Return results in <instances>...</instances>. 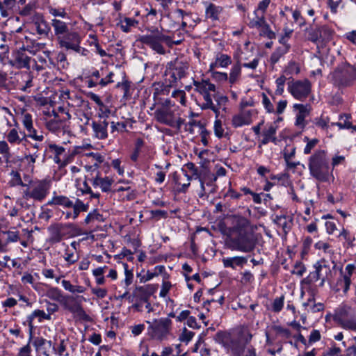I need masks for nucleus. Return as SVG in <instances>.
<instances>
[{
  "label": "nucleus",
  "instance_id": "864d4df0",
  "mask_svg": "<svg viewBox=\"0 0 356 356\" xmlns=\"http://www.w3.org/2000/svg\"><path fill=\"white\" fill-rule=\"evenodd\" d=\"M216 60L220 67H227L232 63L231 57L224 54L218 55Z\"/></svg>",
  "mask_w": 356,
  "mask_h": 356
},
{
  "label": "nucleus",
  "instance_id": "13d9d810",
  "mask_svg": "<svg viewBox=\"0 0 356 356\" xmlns=\"http://www.w3.org/2000/svg\"><path fill=\"white\" fill-rule=\"evenodd\" d=\"M84 168L86 170L90 173V175L86 177L87 180L88 177H98L100 175V172L99 171V166L97 164L86 165Z\"/></svg>",
  "mask_w": 356,
  "mask_h": 356
},
{
  "label": "nucleus",
  "instance_id": "58836bf2",
  "mask_svg": "<svg viewBox=\"0 0 356 356\" xmlns=\"http://www.w3.org/2000/svg\"><path fill=\"white\" fill-rule=\"evenodd\" d=\"M302 305L306 309L311 311L312 313L321 312L324 309V305L322 303H314V297L309 298L307 302L302 304Z\"/></svg>",
  "mask_w": 356,
  "mask_h": 356
},
{
  "label": "nucleus",
  "instance_id": "c85d7f7f",
  "mask_svg": "<svg viewBox=\"0 0 356 356\" xmlns=\"http://www.w3.org/2000/svg\"><path fill=\"white\" fill-rule=\"evenodd\" d=\"M44 296L53 301L61 303L63 301L65 295L63 291L57 287L48 286Z\"/></svg>",
  "mask_w": 356,
  "mask_h": 356
},
{
  "label": "nucleus",
  "instance_id": "680f3d73",
  "mask_svg": "<svg viewBox=\"0 0 356 356\" xmlns=\"http://www.w3.org/2000/svg\"><path fill=\"white\" fill-rule=\"evenodd\" d=\"M284 72L288 75L298 74L300 72V67L298 64L294 61H290L286 67Z\"/></svg>",
  "mask_w": 356,
  "mask_h": 356
},
{
  "label": "nucleus",
  "instance_id": "6e6552de",
  "mask_svg": "<svg viewBox=\"0 0 356 356\" xmlns=\"http://www.w3.org/2000/svg\"><path fill=\"white\" fill-rule=\"evenodd\" d=\"M168 35H164L158 28L149 30V33L141 35L138 40L143 44L149 47L159 54L164 55L165 49L163 43L166 44Z\"/></svg>",
  "mask_w": 356,
  "mask_h": 356
},
{
  "label": "nucleus",
  "instance_id": "ea45409f",
  "mask_svg": "<svg viewBox=\"0 0 356 356\" xmlns=\"http://www.w3.org/2000/svg\"><path fill=\"white\" fill-rule=\"evenodd\" d=\"M313 271H311L309 274L301 281V284L307 286H310L312 284L316 283L318 281L321 282L319 273L316 268H314Z\"/></svg>",
  "mask_w": 356,
  "mask_h": 356
},
{
  "label": "nucleus",
  "instance_id": "5fc2aeb1",
  "mask_svg": "<svg viewBox=\"0 0 356 356\" xmlns=\"http://www.w3.org/2000/svg\"><path fill=\"white\" fill-rule=\"evenodd\" d=\"M87 179L83 181V186L80 188V191L83 195L84 194H90V198H96L99 199L100 197V193H94L90 186L88 185L87 182Z\"/></svg>",
  "mask_w": 356,
  "mask_h": 356
},
{
  "label": "nucleus",
  "instance_id": "412c9836",
  "mask_svg": "<svg viewBox=\"0 0 356 356\" xmlns=\"http://www.w3.org/2000/svg\"><path fill=\"white\" fill-rule=\"evenodd\" d=\"M352 276L353 275L346 267H345L344 270L342 268L340 270V277L337 281V286L339 291L342 290L344 293H346L349 291Z\"/></svg>",
  "mask_w": 356,
  "mask_h": 356
},
{
  "label": "nucleus",
  "instance_id": "4c0bfd02",
  "mask_svg": "<svg viewBox=\"0 0 356 356\" xmlns=\"http://www.w3.org/2000/svg\"><path fill=\"white\" fill-rule=\"evenodd\" d=\"M61 283L63 288L72 293H83L86 290L83 286L72 284L69 280H63Z\"/></svg>",
  "mask_w": 356,
  "mask_h": 356
},
{
  "label": "nucleus",
  "instance_id": "7c9ffc66",
  "mask_svg": "<svg viewBox=\"0 0 356 356\" xmlns=\"http://www.w3.org/2000/svg\"><path fill=\"white\" fill-rule=\"evenodd\" d=\"M47 205H58L62 206L65 208H71L72 206V200L68 197L64 195H56L54 196L53 198L49 200Z\"/></svg>",
  "mask_w": 356,
  "mask_h": 356
},
{
  "label": "nucleus",
  "instance_id": "72a5a7b5",
  "mask_svg": "<svg viewBox=\"0 0 356 356\" xmlns=\"http://www.w3.org/2000/svg\"><path fill=\"white\" fill-rule=\"evenodd\" d=\"M17 3V0H0V13L2 17H7L8 11L12 10Z\"/></svg>",
  "mask_w": 356,
  "mask_h": 356
},
{
  "label": "nucleus",
  "instance_id": "c03bdc74",
  "mask_svg": "<svg viewBox=\"0 0 356 356\" xmlns=\"http://www.w3.org/2000/svg\"><path fill=\"white\" fill-rule=\"evenodd\" d=\"M37 317L39 318L40 322H41L42 320H43V319H45V320H51V316H50L49 314H46L43 310L35 309L32 312V314L31 315H29L28 316V321L31 324V322L33 321V320Z\"/></svg>",
  "mask_w": 356,
  "mask_h": 356
},
{
  "label": "nucleus",
  "instance_id": "5701e85b",
  "mask_svg": "<svg viewBox=\"0 0 356 356\" xmlns=\"http://www.w3.org/2000/svg\"><path fill=\"white\" fill-rule=\"evenodd\" d=\"M64 228L65 226L62 224L51 225L48 227L49 232L48 241L51 244L59 243L63 239V234H62V231Z\"/></svg>",
  "mask_w": 356,
  "mask_h": 356
},
{
  "label": "nucleus",
  "instance_id": "052dcab7",
  "mask_svg": "<svg viewBox=\"0 0 356 356\" xmlns=\"http://www.w3.org/2000/svg\"><path fill=\"white\" fill-rule=\"evenodd\" d=\"M330 119L328 117L321 116L314 119V124L322 129H327L328 128V124Z\"/></svg>",
  "mask_w": 356,
  "mask_h": 356
},
{
  "label": "nucleus",
  "instance_id": "3c124183",
  "mask_svg": "<svg viewBox=\"0 0 356 356\" xmlns=\"http://www.w3.org/2000/svg\"><path fill=\"white\" fill-rule=\"evenodd\" d=\"M49 13L54 16L55 18L56 17H61V18H65L67 17V13L65 11V9L64 8H54L52 6H49L48 8Z\"/></svg>",
  "mask_w": 356,
  "mask_h": 356
},
{
  "label": "nucleus",
  "instance_id": "4be33fe9",
  "mask_svg": "<svg viewBox=\"0 0 356 356\" xmlns=\"http://www.w3.org/2000/svg\"><path fill=\"white\" fill-rule=\"evenodd\" d=\"M26 50V48L15 52L13 65L16 66L17 68H30L31 58L25 53Z\"/></svg>",
  "mask_w": 356,
  "mask_h": 356
},
{
  "label": "nucleus",
  "instance_id": "dca6fc26",
  "mask_svg": "<svg viewBox=\"0 0 356 356\" xmlns=\"http://www.w3.org/2000/svg\"><path fill=\"white\" fill-rule=\"evenodd\" d=\"M157 286L154 284H147L141 286H137L133 291L132 296L128 297L129 302L134 301V298L136 300L143 302H147L150 297L156 292Z\"/></svg>",
  "mask_w": 356,
  "mask_h": 356
},
{
  "label": "nucleus",
  "instance_id": "c9c22d12",
  "mask_svg": "<svg viewBox=\"0 0 356 356\" xmlns=\"http://www.w3.org/2000/svg\"><path fill=\"white\" fill-rule=\"evenodd\" d=\"M216 341L222 344L225 348H229L231 343H233L231 336L229 333L225 332H218L216 334Z\"/></svg>",
  "mask_w": 356,
  "mask_h": 356
},
{
  "label": "nucleus",
  "instance_id": "f8f14e48",
  "mask_svg": "<svg viewBox=\"0 0 356 356\" xmlns=\"http://www.w3.org/2000/svg\"><path fill=\"white\" fill-rule=\"evenodd\" d=\"M57 41L60 47L66 50H72L76 53H80L81 51L80 46L81 38L76 31H68L63 35H60Z\"/></svg>",
  "mask_w": 356,
  "mask_h": 356
},
{
  "label": "nucleus",
  "instance_id": "c756f323",
  "mask_svg": "<svg viewBox=\"0 0 356 356\" xmlns=\"http://www.w3.org/2000/svg\"><path fill=\"white\" fill-rule=\"evenodd\" d=\"M338 238L340 240L344 241L343 245L345 248H353L355 246L354 242L355 241V237L353 236L348 229L343 228L340 232Z\"/></svg>",
  "mask_w": 356,
  "mask_h": 356
},
{
  "label": "nucleus",
  "instance_id": "f257e3e1",
  "mask_svg": "<svg viewBox=\"0 0 356 356\" xmlns=\"http://www.w3.org/2000/svg\"><path fill=\"white\" fill-rule=\"evenodd\" d=\"M227 239V247L232 250L250 253L257 245V238L250 227L249 220L241 216L234 217Z\"/></svg>",
  "mask_w": 356,
  "mask_h": 356
},
{
  "label": "nucleus",
  "instance_id": "e2e57ef3",
  "mask_svg": "<svg viewBox=\"0 0 356 356\" xmlns=\"http://www.w3.org/2000/svg\"><path fill=\"white\" fill-rule=\"evenodd\" d=\"M286 79L284 76H280L276 79L275 83L277 88L275 92L277 95H282L283 94Z\"/></svg>",
  "mask_w": 356,
  "mask_h": 356
},
{
  "label": "nucleus",
  "instance_id": "f704fd0d",
  "mask_svg": "<svg viewBox=\"0 0 356 356\" xmlns=\"http://www.w3.org/2000/svg\"><path fill=\"white\" fill-rule=\"evenodd\" d=\"M73 209V219H76L81 212H86L88 210V204H84L80 199L76 198L75 202H72V207Z\"/></svg>",
  "mask_w": 356,
  "mask_h": 356
},
{
  "label": "nucleus",
  "instance_id": "473e14b6",
  "mask_svg": "<svg viewBox=\"0 0 356 356\" xmlns=\"http://www.w3.org/2000/svg\"><path fill=\"white\" fill-rule=\"evenodd\" d=\"M241 64L238 60L231 68L229 76H228L229 82L231 85L234 84L240 78L241 74Z\"/></svg>",
  "mask_w": 356,
  "mask_h": 356
},
{
  "label": "nucleus",
  "instance_id": "2eb2a0df",
  "mask_svg": "<svg viewBox=\"0 0 356 356\" xmlns=\"http://www.w3.org/2000/svg\"><path fill=\"white\" fill-rule=\"evenodd\" d=\"M31 29L35 32L40 38H48L51 32L49 23L44 19L43 15L35 13L32 18Z\"/></svg>",
  "mask_w": 356,
  "mask_h": 356
},
{
  "label": "nucleus",
  "instance_id": "09e8293b",
  "mask_svg": "<svg viewBox=\"0 0 356 356\" xmlns=\"http://www.w3.org/2000/svg\"><path fill=\"white\" fill-rule=\"evenodd\" d=\"M35 350L38 353H41L42 349L45 348V345L47 344L49 348H51L52 346L51 341H47L43 338H36L33 343Z\"/></svg>",
  "mask_w": 356,
  "mask_h": 356
},
{
  "label": "nucleus",
  "instance_id": "20e7f679",
  "mask_svg": "<svg viewBox=\"0 0 356 356\" xmlns=\"http://www.w3.org/2000/svg\"><path fill=\"white\" fill-rule=\"evenodd\" d=\"M310 175L319 181H327L329 178V161L324 150H317L309 159Z\"/></svg>",
  "mask_w": 356,
  "mask_h": 356
},
{
  "label": "nucleus",
  "instance_id": "cd10ccee",
  "mask_svg": "<svg viewBox=\"0 0 356 356\" xmlns=\"http://www.w3.org/2000/svg\"><path fill=\"white\" fill-rule=\"evenodd\" d=\"M247 258L245 257L236 256L222 259L224 267L234 269L236 266H243L247 263Z\"/></svg>",
  "mask_w": 356,
  "mask_h": 356
},
{
  "label": "nucleus",
  "instance_id": "6e6d98bb",
  "mask_svg": "<svg viewBox=\"0 0 356 356\" xmlns=\"http://www.w3.org/2000/svg\"><path fill=\"white\" fill-rule=\"evenodd\" d=\"M63 258L69 264H73L77 261L79 257L74 254L73 250H70L69 247L67 246Z\"/></svg>",
  "mask_w": 356,
  "mask_h": 356
},
{
  "label": "nucleus",
  "instance_id": "4d7b16f0",
  "mask_svg": "<svg viewBox=\"0 0 356 356\" xmlns=\"http://www.w3.org/2000/svg\"><path fill=\"white\" fill-rule=\"evenodd\" d=\"M341 353V349L337 347L334 342H332L329 347L324 353L323 356H338Z\"/></svg>",
  "mask_w": 356,
  "mask_h": 356
},
{
  "label": "nucleus",
  "instance_id": "423d86ee",
  "mask_svg": "<svg viewBox=\"0 0 356 356\" xmlns=\"http://www.w3.org/2000/svg\"><path fill=\"white\" fill-rule=\"evenodd\" d=\"M146 323L148 324L147 334L152 339L162 341L168 339L171 334L172 322L169 318L146 321Z\"/></svg>",
  "mask_w": 356,
  "mask_h": 356
},
{
  "label": "nucleus",
  "instance_id": "aec40b11",
  "mask_svg": "<svg viewBox=\"0 0 356 356\" xmlns=\"http://www.w3.org/2000/svg\"><path fill=\"white\" fill-rule=\"evenodd\" d=\"M293 108L298 110L295 124L301 128L306 126L305 118L309 115L311 106L309 104H295Z\"/></svg>",
  "mask_w": 356,
  "mask_h": 356
},
{
  "label": "nucleus",
  "instance_id": "a18cd8bd",
  "mask_svg": "<svg viewBox=\"0 0 356 356\" xmlns=\"http://www.w3.org/2000/svg\"><path fill=\"white\" fill-rule=\"evenodd\" d=\"M318 29L321 42H327L332 39L333 31L330 29L323 26L318 27Z\"/></svg>",
  "mask_w": 356,
  "mask_h": 356
},
{
  "label": "nucleus",
  "instance_id": "69168bd1",
  "mask_svg": "<svg viewBox=\"0 0 356 356\" xmlns=\"http://www.w3.org/2000/svg\"><path fill=\"white\" fill-rule=\"evenodd\" d=\"M266 22L264 17L262 15L261 17L257 16L255 19H252L250 21L248 26L250 28H261L262 26Z\"/></svg>",
  "mask_w": 356,
  "mask_h": 356
},
{
  "label": "nucleus",
  "instance_id": "6ab92c4d",
  "mask_svg": "<svg viewBox=\"0 0 356 356\" xmlns=\"http://www.w3.org/2000/svg\"><path fill=\"white\" fill-rule=\"evenodd\" d=\"M93 187L100 188L101 191L104 193H108L111 191L112 185L114 180L109 177H102L99 175L98 177H91L88 178Z\"/></svg>",
  "mask_w": 356,
  "mask_h": 356
},
{
  "label": "nucleus",
  "instance_id": "9b49d317",
  "mask_svg": "<svg viewBox=\"0 0 356 356\" xmlns=\"http://www.w3.org/2000/svg\"><path fill=\"white\" fill-rule=\"evenodd\" d=\"M288 91L296 99L304 101L310 94L312 84L308 79H292L287 83Z\"/></svg>",
  "mask_w": 356,
  "mask_h": 356
},
{
  "label": "nucleus",
  "instance_id": "39448f33",
  "mask_svg": "<svg viewBox=\"0 0 356 356\" xmlns=\"http://www.w3.org/2000/svg\"><path fill=\"white\" fill-rule=\"evenodd\" d=\"M189 63L184 59L177 58L167 63L165 75V83L169 87H177L179 82L188 74Z\"/></svg>",
  "mask_w": 356,
  "mask_h": 356
},
{
  "label": "nucleus",
  "instance_id": "de8ad7c7",
  "mask_svg": "<svg viewBox=\"0 0 356 356\" xmlns=\"http://www.w3.org/2000/svg\"><path fill=\"white\" fill-rule=\"evenodd\" d=\"M7 140L10 144H20L24 138L19 137V133L16 129H12L6 136Z\"/></svg>",
  "mask_w": 356,
  "mask_h": 356
},
{
  "label": "nucleus",
  "instance_id": "0eeeda50",
  "mask_svg": "<svg viewBox=\"0 0 356 356\" xmlns=\"http://www.w3.org/2000/svg\"><path fill=\"white\" fill-rule=\"evenodd\" d=\"M50 184L45 179L30 181L23 191V197L32 199L35 202H42L49 193Z\"/></svg>",
  "mask_w": 356,
  "mask_h": 356
},
{
  "label": "nucleus",
  "instance_id": "f03ea898",
  "mask_svg": "<svg viewBox=\"0 0 356 356\" xmlns=\"http://www.w3.org/2000/svg\"><path fill=\"white\" fill-rule=\"evenodd\" d=\"M195 90L203 97L201 105L202 110H211L218 118L220 115V109L225 111V105L228 102V97L216 91V86L209 79H202L200 81H193Z\"/></svg>",
  "mask_w": 356,
  "mask_h": 356
},
{
  "label": "nucleus",
  "instance_id": "393cba45",
  "mask_svg": "<svg viewBox=\"0 0 356 356\" xmlns=\"http://www.w3.org/2000/svg\"><path fill=\"white\" fill-rule=\"evenodd\" d=\"M273 220L275 223L282 227L285 234H286L291 229L293 219L289 215H277Z\"/></svg>",
  "mask_w": 356,
  "mask_h": 356
},
{
  "label": "nucleus",
  "instance_id": "a19ab883",
  "mask_svg": "<svg viewBox=\"0 0 356 356\" xmlns=\"http://www.w3.org/2000/svg\"><path fill=\"white\" fill-rule=\"evenodd\" d=\"M11 157L10 147L8 143L4 141H0V163L8 162Z\"/></svg>",
  "mask_w": 356,
  "mask_h": 356
},
{
  "label": "nucleus",
  "instance_id": "ddd939ff",
  "mask_svg": "<svg viewBox=\"0 0 356 356\" xmlns=\"http://www.w3.org/2000/svg\"><path fill=\"white\" fill-rule=\"evenodd\" d=\"M79 298L84 300L83 296L74 297L72 296H65L63 301H62L60 304L65 309H67L72 313L76 314L84 320H88V316L86 314L83 308L78 301Z\"/></svg>",
  "mask_w": 356,
  "mask_h": 356
},
{
  "label": "nucleus",
  "instance_id": "1a4fd4ad",
  "mask_svg": "<svg viewBox=\"0 0 356 356\" xmlns=\"http://www.w3.org/2000/svg\"><path fill=\"white\" fill-rule=\"evenodd\" d=\"M154 118L157 122L177 129L184 123V120L177 116L175 111L168 106L157 108L154 112Z\"/></svg>",
  "mask_w": 356,
  "mask_h": 356
},
{
  "label": "nucleus",
  "instance_id": "bf43d9fd",
  "mask_svg": "<svg viewBox=\"0 0 356 356\" xmlns=\"http://www.w3.org/2000/svg\"><path fill=\"white\" fill-rule=\"evenodd\" d=\"M306 272V267L301 261H297L294 266L293 268L291 270V273L293 275H296L299 277H302L303 274Z\"/></svg>",
  "mask_w": 356,
  "mask_h": 356
},
{
  "label": "nucleus",
  "instance_id": "4468645a",
  "mask_svg": "<svg viewBox=\"0 0 356 356\" xmlns=\"http://www.w3.org/2000/svg\"><path fill=\"white\" fill-rule=\"evenodd\" d=\"M335 266L336 265L334 261L329 262L323 259L318 261L314 265V268H316L321 278L319 286H323L325 282H331L332 277V269H334Z\"/></svg>",
  "mask_w": 356,
  "mask_h": 356
},
{
  "label": "nucleus",
  "instance_id": "f3484780",
  "mask_svg": "<svg viewBox=\"0 0 356 356\" xmlns=\"http://www.w3.org/2000/svg\"><path fill=\"white\" fill-rule=\"evenodd\" d=\"M254 109L243 110L232 118V123L234 127L249 125L252 122V116L256 114Z\"/></svg>",
  "mask_w": 356,
  "mask_h": 356
},
{
  "label": "nucleus",
  "instance_id": "2f4dec72",
  "mask_svg": "<svg viewBox=\"0 0 356 356\" xmlns=\"http://www.w3.org/2000/svg\"><path fill=\"white\" fill-rule=\"evenodd\" d=\"M290 48L291 46H280L277 47L270 56V64L275 65L277 63L284 55L289 52Z\"/></svg>",
  "mask_w": 356,
  "mask_h": 356
},
{
  "label": "nucleus",
  "instance_id": "a211bd4d",
  "mask_svg": "<svg viewBox=\"0 0 356 356\" xmlns=\"http://www.w3.org/2000/svg\"><path fill=\"white\" fill-rule=\"evenodd\" d=\"M109 122L106 120H92L91 127L93 136L98 140H105L108 138V126Z\"/></svg>",
  "mask_w": 356,
  "mask_h": 356
},
{
  "label": "nucleus",
  "instance_id": "49530a36",
  "mask_svg": "<svg viewBox=\"0 0 356 356\" xmlns=\"http://www.w3.org/2000/svg\"><path fill=\"white\" fill-rule=\"evenodd\" d=\"M10 175L12 177L10 181H9L10 186L15 187L21 186L22 187H26L27 184L22 181L21 175L19 172L13 170L10 172Z\"/></svg>",
  "mask_w": 356,
  "mask_h": 356
},
{
  "label": "nucleus",
  "instance_id": "7ed1b4c3",
  "mask_svg": "<svg viewBox=\"0 0 356 356\" xmlns=\"http://www.w3.org/2000/svg\"><path fill=\"white\" fill-rule=\"evenodd\" d=\"M329 80L339 89L350 87L356 81V68L347 63H341L330 74Z\"/></svg>",
  "mask_w": 356,
  "mask_h": 356
},
{
  "label": "nucleus",
  "instance_id": "338daca9",
  "mask_svg": "<svg viewBox=\"0 0 356 356\" xmlns=\"http://www.w3.org/2000/svg\"><path fill=\"white\" fill-rule=\"evenodd\" d=\"M260 34L267 37L268 39H273L275 38V33L270 29L269 24H268L266 22L262 26Z\"/></svg>",
  "mask_w": 356,
  "mask_h": 356
},
{
  "label": "nucleus",
  "instance_id": "a878e982",
  "mask_svg": "<svg viewBox=\"0 0 356 356\" xmlns=\"http://www.w3.org/2000/svg\"><path fill=\"white\" fill-rule=\"evenodd\" d=\"M51 24L54 29V34L57 39L60 37V35H63L69 31V26L67 24L57 18L52 19Z\"/></svg>",
  "mask_w": 356,
  "mask_h": 356
},
{
  "label": "nucleus",
  "instance_id": "b1692460",
  "mask_svg": "<svg viewBox=\"0 0 356 356\" xmlns=\"http://www.w3.org/2000/svg\"><path fill=\"white\" fill-rule=\"evenodd\" d=\"M276 132L277 127L273 124H270L268 127L265 128L262 131L263 138L260 142L261 145H266L270 142L276 143Z\"/></svg>",
  "mask_w": 356,
  "mask_h": 356
},
{
  "label": "nucleus",
  "instance_id": "8fccbe9b",
  "mask_svg": "<svg viewBox=\"0 0 356 356\" xmlns=\"http://www.w3.org/2000/svg\"><path fill=\"white\" fill-rule=\"evenodd\" d=\"M66 349L67 345L64 339L60 340L57 346H53L54 353L59 356H70Z\"/></svg>",
  "mask_w": 356,
  "mask_h": 356
},
{
  "label": "nucleus",
  "instance_id": "774afa93",
  "mask_svg": "<svg viewBox=\"0 0 356 356\" xmlns=\"http://www.w3.org/2000/svg\"><path fill=\"white\" fill-rule=\"evenodd\" d=\"M172 96L177 99V101L183 106H186V93L182 90H175L172 93Z\"/></svg>",
  "mask_w": 356,
  "mask_h": 356
},
{
  "label": "nucleus",
  "instance_id": "bb28decb",
  "mask_svg": "<svg viewBox=\"0 0 356 356\" xmlns=\"http://www.w3.org/2000/svg\"><path fill=\"white\" fill-rule=\"evenodd\" d=\"M204 4L206 5L205 15L207 18L218 20L219 15L222 11V7L208 2H204Z\"/></svg>",
  "mask_w": 356,
  "mask_h": 356
},
{
  "label": "nucleus",
  "instance_id": "37998d69",
  "mask_svg": "<svg viewBox=\"0 0 356 356\" xmlns=\"http://www.w3.org/2000/svg\"><path fill=\"white\" fill-rule=\"evenodd\" d=\"M26 138H30L37 142H42L44 136L42 131H39L33 127L31 130L27 131V134L23 133V138L26 139Z\"/></svg>",
  "mask_w": 356,
  "mask_h": 356
},
{
  "label": "nucleus",
  "instance_id": "0e129e2a",
  "mask_svg": "<svg viewBox=\"0 0 356 356\" xmlns=\"http://www.w3.org/2000/svg\"><path fill=\"white\" fill-rule=\"evenodd\" d=\"M262 104L268 113H275L274 106L265 93H262Z\"/></svg>",
  "mask_w": 356,
  "mask_h": 356
},
{
  "label": "nucleus",
  "instance_id": "79ce46f5",
  "mask_svg": "<svg viewBox=\"0 0 356 356\" xmlns=\"http://www.w3.org/2000/svg\"><path fill=\"white\" fill-rule=\"evenodd\" d=\"M138 24V22L130 17H125L124 19L121 20L119 23L120 29L123 32L128 33L131 31V27H135Z\"/></svg>",
  "mask_w": 356,
  "mask_h": 356
},
{
  "label": "nucleus",
  "instance_id": "e433bc0d",
  "mask_svg": "<svg viewBox=\"0 0 356 356\" xmlns=\"http://www.w3.org/2000/svg\"><path fill=\"white\" fill-rule=\"evenodd\" d=\"M145 141L143 138H138L135 140L133 152L130 155V159L133 162H136L138 159L142 148L144 147Z\"/></svg>",
  "mask_w": 356,
  "mask_h": 356
},
{
  "label": "nucleus",
  "instance_id": "9d476101",
  "mask_svg": "<svg viewBox=\"0 0 356 356\" xmlns=\"http://www.w3.org/2000/svg\"><path fill=\"white\" fill-rule=\"evenodd\" d=\"M334 321L344 329L356 331V314L350 307L339 308L335 312Z\"/></svg>",
  "mask_w": 356,
  "mask_h": 356
},
{
  "label": "nucleus",
  "instance_id": "603ef678",
  "mask_svg": "<svg viewBox=\"0 0 356 356\" xmlns=\"http://www.w3.org/2000/svg\"><path fill=\"white\" fill-rule=\"evenodd\" d=\"M21 121L26 131L31 130V129L33 128V118L30 113H22Z\"/></svg>",
  "mask_w": 356,
  "mask_h": 356
}]
</instances>
